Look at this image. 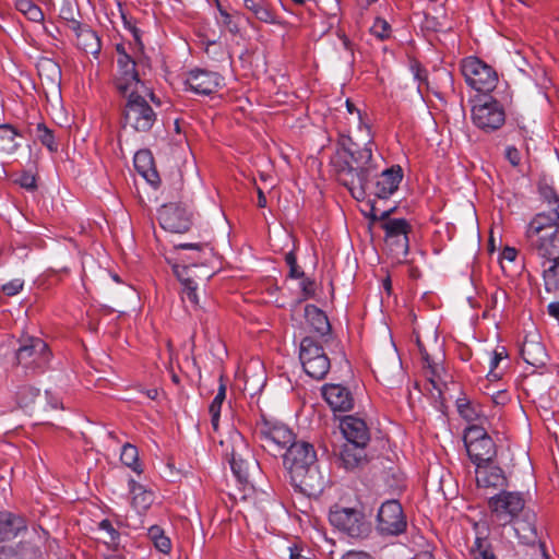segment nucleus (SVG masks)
<instances>
[{"label": "nucleus", "instance_id": "f257e3e1", "mask_svg": "<svg viewBox=\"0 0 559 559\" xmlns=\"http://www.w3.org/2000/svg\"><path fill=\"white\" fill-rule=\"evenodd\" d=\"M283 463L297 490L307 496L322 492L325 479L319 469L317 452L311 443L302 440L292 443L283 455Z\"/></svg>", "mask_w": 559, "mask_h": 559}, {"label": "nucleus", "instance_id": "f03ea898", "mask_svg": "<svg viewBox=\"0 0 559 559\" xmlns=\"http://www.w3.org/2000/svg\"><path fill=\"white\" fill-rule=\"evenodd\" d=\"M525 238L531 253L539 259L559 254L558 210H539L528 222Z\"/></svg>", "mask_w": 559, "mask_h": 559}, {"label": "nucleus", "instance_id": "7ed1b4c3", "mask_svg": "<svg viewBox=\"0 0 559 559\" xmlns=\"http://www.w3.org/2000/svg\"><path fill=\"white\" fill-rule=\"evenodd\" d=\"M371 177H364L361 175H354L352 179L346 178L349 183V192L356 200H364L367 195H373L378 199L390 198L397 189L403 179V169L401 166H392L381 171L380 175Z\"/></svg>", "mask_w": 559, "mask_h": 559}, {"label": "nucleus", "instance_id": "20e7f679", "mask_svg": "<svg viewBox=\"0 0 559 559\" xmlns=\"http://www.w3.org/2000/svg\"><path fill=\"white\" fill-rule=\"evenodd\" d=\"M127 98L122 111V123L124 129L135 132H148L157 121V114L148 103L147 98L157 107L160 105L154 93H134L124 96Z\"/></svg>", "mask_w": 559, "mask_h": 559}, {"label": "nucleus", "instance_id": "39448f33", "mask_svg": "<svg viewBox=\"0 0 559 559\" xmlns=\"http://www.w3.org/2000/svg\"><path fill=\"white\" fill-rule=\"evenodd\" d=\"M253 433L263 450L273 456H277L292 443L297 442L295 433L288 426L264 415L257 420Z\"/></svg>", "mask_w": 559, "mask_h": 559}, {"label": "nucleus", "instance_id": "423d86ee", "mask_svg": "<svg viewBox=\"0 0 559 559\" xmlns=\"http://www.w3.org/2000/svg\"><path fill=\"white\" fill-rule=\"evenodd\" d=\"M368 142L364 147H358L356 143H350L349 146L344 148V152L350 156L352 162L345 160L342 165L337 166L338 181L349 190V183L346 178L352 179L354 175H361L364 177H373L377 171L378 165L376 158L372 156L373 141L371 132L367 135Z\"/></svg>", "mask_w": 559, "mask_h": 559}, {"label": "nucleus", "instance_id": "0eeeda50", "mask_svg": "<svg viewBox=\"0 0 559 559\" xmlns=\"http://www.w3.org/2000/svg\"><path fill=\"white\" fill-rule=\"evenodd\" d=\"M329 521L334 528L352 538H364L371 530L359 503L352 507L342 503L333 504L329 511Z\"/></svg>", "mask_w": 559, "mask_h": 559}, {"label": "nucleus", "instance_id": "6e6552de", "mask_svg": "<svg viewBox=\"0 0 559 559\" xmlns=\"http://www.w3.org/2000/svg\"><path fill=\"white\" fill-rule=\"evenodd\" d=\"M117 68L114 75V84L120 95L134 93L150 94V88L140 79L134 59L129 55L124 44L116 45Z\"/></svg>", "mask_w": 559, "mask_h": 559}, {"label": "nucleus", "instance_id": "1a4fd4ad", "mask_svg": "<svg viewBox=\"0 0 559 559\" xmlns=\"http://www.w3.org/2000/svg\"><path fill=\"white\" fill-rule=\"evenodd\" d=\"M525 497L520 491L500 490L488 499V508L493 520L501 526L512 524L524 511Z\"/></svg>", "mask_w": 559, "mask_h": 559}, {"label": "nucleus", "instance_id": "9d476101", "mask_svg": "<svg viewBox=\"0 0 559 559\" xmlns=\"http://www.w3.org/2000/svg\"><path fill=\"white\" fill-rule=\"evenodd\" d=\"M461 72L466 84L477 92L489 93L497 86V72L478 57L464 58L461 62Z\"/></svg>", "mask_w": 559, "mask_h": 559}, {"label": "nucleus", "instance_id": "9b49d317", "mask_svg": "<svg viewBox=\"0 0 559 559\" xmlns=\"http://www.w3.org/2000/svg\"><path fill=\"white\" fill-rule=\"evenodd\" d=\"M464 444L475 466L490 463L497 454L496 444L486 429L479 425H469L464 430Z\"/></svg>", "mask_w": 559, "mask_h": 559}, {"label": "nucleus", "instance_id": "f8f14e48", "mask_svg": "<svg viewBox=\"0 0 559 559\" xmlns=\"http://www.w3.org/2000/svg\"><path fill=\"white\" fill-rule=\"evenodd\" d=\"M471 111L474 126L486 133L500 129L506 122L503 105L492 97L475 100Z\"/></svg>", "mask_w": 559, "mask_h": 559}, {"label": "nucleus", "instance_id": "ddd939ff", "mask_svg": "<svg viewBox=\"0 0 559 559\" xmlns=\"http://www.w3.org/2000/svg\"><path fill=\"white\" fill-rule=\"evenodd\" d=\"M299 359L305 372L316 380H322L331 368L328 355L312 336H306L301 340Z\"/></svg>", "mask_w": 559, "mask_h": 559}, {"label": "nucleus", "instance_id": "4468645a", "mask_svg": "<svg viewBox=\"0 0 559 559\" xmlns=\"http://www.w3.org/2000/svg\"><path fill=\"white\" fill-rule=\"evenodd\" d=\"M47 344L38 337L25 338L16 350V360L26 370H43L49 361Z\"/></svg>", "mask_w": 559, "mask_h": 559}, {"label": "nucleus", "instance_id": "2eb2a0df", "mask_svg": "<svg viewBox=\"0 0 559 559\" xmlns=\"http://www.w3.org/2000/svg\"><path fill=\"white\" fill-rule=\"evenodd\" d=\"M406 526V518L397 500H388L381 504L377 515V530L381 535H400L405 532Z\"/></svg>", "mask_w": 559, "mask_h": 559}, {"label": "nucleus", "instance_id": "dca6fc26", "mask_svg": "<svg viewBox=\"0 0 559 559\" xmlns=\"http://www.w3.org/2000/svg\"><path fill=\"white\" fill-rule=\"evenodd\" d=\"M231 449L230 451L226 448V457L230 464V468L234 475L239 481H247L249 476V462L250 451L243 437L234 432L230 436Z\"/></svg>", "mask_w": 559, "mask_h": 559}, {"label": "nucleus", "instance_id": "f3484780", "mask_svg": "<svg viewBox=\"0 0 559 559\" xmlns=\"http://www.w3.org/2000/svg\"><path fill=\"white\" fill-rule=\"evenodd\" d=\"M222 80V76L216 72L194 69L187 74L185 85L187 90L195 94L210 95L217 92Z\"/></svg>", "mask_w": 559, "mask_h": 559}, {"label": "nucleus", "instance_id": "a211bd4d", "mask_svg": "<svg viewBox=\"0 0 559 559\" xmlns=\"http://www.w3.org/2000/svg\"><path fill=\"white\" fill-rule=\"evenodd\" d=\"M158 221L165 230L171 233H185L191 225L190 214L177 204L164 205L158 212Z\"/></svg>", "mask_w": 559, "mask_h": 559}, {"label": "nucleus", "instance_id": "6ab92c4d", "mask_svg": "<svg viewBox=\"0 0 559 559\" xmlns=\"http://www.w3.org/2000/svg\"><path fill=\"white\" fill-rule=\"evenodd\" d=\"M476 484L486 490H502L508 487V478L503 469L490 463L475 466Z\"/></svg>", "mask_w": 559, "mask_h": 559}, {"label": "nucleus", "instance_id": "aec40b11", "mask_svg": "<svg viewBox=\"0 0 559 559\" xmlns=\"http://www.w3.org/2000/svg\"><path fill=\"white\" fill-rule=\"evenodd\" d=\"M341 431L346 443L367 447L370 441V430L362 418L346 415L341 419Z\"/></svg>", "mask_w": 559, "mask_h": 559}, {"label": "nucleus", "instance_id": "412c9836", "mask_svg": "<svg viewBox=\"0 0 559 559\" xmlns=\"http://www.w3.org/2000/svg\"><path fill=\"white\" fill-rule=\"evenodd\" d=\"M322 396L333 412H348L354 407V397L348 388L329 383L322 388Z\"/></svg>", "mask_w": 559, "mask_h": 559}, {"label": "nucleus", "instance_id": "4be33fe9", "mask_svg": "<svg viewBox=\"0 0 559 559\" xmlns=\"http://www.w3.org/2000/svg\"><path fill=\"white\" fill-rule=\"evenodd\" d=\"M382 228L385 231L386 241L396 245L406 254L408 252V233L411 231L408 222L404 218H389Z\"/></svg>", "mask_w": 559, "mask_h": 559}, {"label": "nucleus", "instance_id": "5701e85b", "mask_svg": "<svg viewBox=\"0 0 559 559\" xmlns=\"http://www.w3.org/2000/svg\"><path fill=\"white\" fill-rule=\"evenodd\" d=\"M545 290L559 299V253L549 259H540Z\"/></svg>", "mask_w": 559, "mask_h": 559}, {"label": "nucleus", "instance_id": "b1692460", "mask_svg": "<svg viewBox=\"0 0 559 559\" xmlns=\"http://www.w3.org/2000/svg\"><path fill=\"white\" fill-rule=\"evenodd\" d=\"M134 167L152 187L157 188L160 180L157 170L154 167L153 157L150 151L141 150L134 155Z\"/></svg>", "mask_w": 559, "mask_h": 559}, {"label": "nucleus", "instance_id": "393cba45", "mask_svg": "<svg viewBox=\"0 0 559 559\" xmlns=\"http://www.w3.org/2000/svg\"><path fill=\"white\" fill-rule=\"evenodd\" d=\"M340 461L347 471H354L367 463L365 445L344 443L340 452Z\"/></svg>", "mask_w": 559, "mask_h": 559}, {"label": "nucleus", "instance_id": "a878e982", "mask_svg": "<svg viewBox=\"0 0 559 559\" xmlns=\"http://www.w3.org/2000/svg\"><path fill=\"white\" fill-rule=\"evenodd\" d=\"M72 29L76 35L78 46L86 53L97 55L100 51V40L97 34L78 21H72Z\"/></svg>", "mask_w": 559, "mask_h": 559}, {"label": "nucleus", "instance_id": "bb28decb", "mask_svg": "<svg viewBox=\"0 0 559 559\" xmlns=\"http://www.w3.org/2000/svg\"><path fill=\"white\" fill-rule=\"evenodd\" d=\"M305 318L313 331L319 336H326L331 332V324L326 314L314 305H307L305 307Z\"/></svg>", "mask_w": 559, "mask_h": 559}, {"label": "nucleus", "instance_id": "cd10ccee", "mask_svg": "<svg viewBox=\"0 0 559 559\" xmlns=\"http://www.w3.org/2000/svg\"><path fill=\"white\" fill-rule=\"evenodd\" d=\"M26 528L23 518L11 512H0V540L12 539Z\"/></svg>", "mask_w": 559, "mask_h": 559}, {"label": "nucleus", "instance_id": "c85d7f7f", "mask_svg": "<svg viewBox=\"0 0 559 559\" xmlns=\"http://www.w3.org/2000/svg\"><path fill=\"white\" fill-rule=\"evenodd\" d=\"M128 486L132 507L138 512H145L150 509L154 501V493L134 479H130Z\"/></svg>", "mask_w": 559, "mask_h": 559}, {"label": "nucleus", "instance_id": "c756f323", "mask_svg": "<svg viewBox=\"0 0 559 559\" xmlns=\"http://www.w3.org/2000/svg\"><path fill=\"white\" fill-rule=\"evenodd\" d=\"M243 5L260 22L275 24L277 16L266 0H245Z\"/></svg>", "mask_w": 559, "mask_h": 559}, {"label": "nucleus", "instance_id": "7c9ffc66", "mask_svg": "<svg viewBox=\"0 0 559 559\" xmlns=\"http://www.w3.org/2000/svg\"><path fill=\"white\" fill-rule=\"evenodd\" d=\"M17 138H21V135L14 127L11 124H0V153L13 154L20 147Z\"/></svg>", "mask_w": 559, "mask_h": 559}, {"label": "nucleus", "instance_id": "2f4dec72", "mask_svg": "<svg viewBox=\"0 0 559 559\" xmlns=\"http://www.w3.org/2000/svg\"><path fill=\"white\" fill-rule=\"evenodd\" d=\"M226 399V383L224 382L223 376L219 377V386L215 397L209 406V413L211 415V425L214 431L218 430L219 417L222 405Z\"/></svg>", "mask_w": 559, "mask_h": 559}, {"label": "nucleus", "instance_id": "473e14b6", "mask_svg": "<svg viewBox=\"0 0 559 559\" xmlns=\"http://www.w3.org/2000/svg\"><path fill=\"white\" fill-rule=\"evenodd\" d=\"M512 524L514 532L521 543H535V540L537 539V532L533 522L528 520H520V518H518Z\"/></svg>", "mask_w": 559, "mask_h": 559}, {"label": "nucleus", "instance_id": "72a5a7b5", "mask_svg": "<svg viewBox=\"0 0 559 559\" xmlns=\"http://www.w3.org/2000/svg\"><path fill=\"white\" fill-rule=\"evenodd\" d=\"M147 536L158 551L165 555H168L171 551V540L168 536H166L164 530L160 526H151L148 528Z\"/></svg>", "mask_w": 559, "mask_h": 559}, {"label": "nucleus", "instance_id": "f704fd0d", "mask_svg": "<svg viewBox=\"0 0 559 559\" xmlns=\"http://www.w3.org/2000/svg\"><path fill=\"white\" fill-rule=\"evenodd\" d=\"M40 390L31 384H21L15 391L16 403L20 407L27 408L39 396Z\"/></svg>", "mask_w": 559, "mask_h": 559}, {"label": "nucleus", "instance_id": "c9c22d12", "mask_svg": "<svg viewBox=\"0 0 559 559\" xmlns=\"http://www.w3.org/2000/svg\"><path fill=\"white\" fill-rule=\"evenodd\" d=\"M36 139L51 153L58 151V142L56 141L55 133L45 123L39 122L34 129Z\"/></svg>", "mask_w": 559, "mask_h": 559}, {"label": "nucleus", "instance_id": "e433bc0d", "mask_svg": "<svg viewBox=\"0 0 559 559\" xmlns=\"http://www.w3.org/2000/svg\"><path fill=\"white\" fill-rule=\"evenodd\" d=\"M538 190L542 206H545L546 210H558L559 213V193L557 190L546 182H540Z\"/></svg>", "mask_w": 559, "mask_h": 559}, {"label": "nucleus", "instance_id": "4c0bfd02", "mask_svg": "<svg viewBox=\"0 0 559 559\" xmlns=\"http://www.w3.org/2000/svg\"><path fill=\"white\" fill-rule=\"evenodd\" d=\"M120 460L126 466L130 467L135 473H142L141 465L139 463V451L135 445L126 443L122 447Z\"/></svg>", "mask_w": 559, "mask_h": 559}, {"label": "nucleus", "instance_id": "58836bf2", "mask_svg": "<svg viewBox=\"0 0 559 559\" xmlns=\"http://www.w3.org/2000/svg\"><path fill=\"white\" fill-rule=\"evenodd\" d=\"M471 554L474 559H496L490 542L481 537L475 539Z\"/></svg>", "mask_w": 559, "mask_h": 559}, {"label": "nucleus", "instance_id": "ea45409f", "mask_svg": "<svg viewBox=\"0 0 559 559\" xmlns=\"http://www.w3.org/2000/svg\"><path fill=\"white\" fill-rule=\"evenodd\" d=\"M391 32V25L382 17H376L370 27V33L381 40L390 38Z\"/></svg>", "mask_w": 559, "mask_h": 559}, {"label": "nucleus", "instance_id": "a19ab883", "mask_svg": "<svg viewBox=\"0 0 559 559\" xmlns=\"http://www.w3.org/2000/svg\"><path fill=\"white\" fill-rule=\"evenodd\" d=\"M457 411L460 415L469 423L476 421L480 418L479 412L468 401L459 400Z\"/></svg>", "mask_w": 559, "mask_h": 559}, {"label": "nucleus", "instance_id": "79ce46f5", "mask_svg": "<svg viewBox=\"0 0 559 559\" xmlns=\"http://www.w3.org/2000/svg\"><path fill=\"white\" fill-rule=\"evenodd\" d=\"M533 350H537L540 355H544V348L538 343H525L522 347L521 353L523 359L527 364L536 366L538 362H542V360L532 356Z\"/></svg>", "mask_w": 559, "mask_h": 559}, {"label": "nucleus", "instance_id": "37998d69", "mask_svg": "<svg viewBox=\"0 0 559 559\" xmlns=\"http://www.w3.org/2000/svg\"><path fill=\"white\" fill-rule=\"evenodd\" d=\"M98 531L106 533L108 543L116 544L119 539V532L114 527L112 523L105 519L97 524Z\"/></svg>", "mask_w": 559, "mask_h": 559}, {"label": "nucleus", "instance_id": "c03bdc74", "mask_svg": "<svg viewBox=\"0 0 559 559\" xmlns=\"http://www.w3.org/2000/svg\"><path fill=\"white\" fill-rule=\"evenodd\" d=\"M197 266H198V264H195V263H192L190 265H175L174 266V272L183 286H186L188 284V281H186V280H193L191 277V273L193 272V269Z\"/></svg>", "mask_w": 559, "mask_h": 559}, {"label": "nucleus", "instance_id": "a18cd8bd", "mask_svg": "<svg viewBox=\"0 0 559 559\" xmlns=\"http://www.w3.org/2000/svg\"><path fill=\"white\" fill-rule=\"evenodd\" d=\"M285 261L289 266V277L292 278H301L304 277V271L298 266L296 255L293 252H289L285 255Z\"/></svg>", "mask_w": 559, "mask_h": 559}, {"label": "nucleus", "instance_id": "49530a36", "mask_svg": "<svg viewBox=\"0 0 559 559\" xmlns=\"http://www.w3.org/2000/svg\"><path fill=\"white\" fill-rule=\"evenodd\" d=\"M24 287V281L21 278H14L2 286V292L7 296L17 295Z\"/></svg>", "mask_w": 559, "mask_h": 559}, {"label": "nucleus", "instance_id": "de8ad7c7", "mask_svg": "<svg viewBox=\"0 0 559 559\" xmlns=\"http://www.w3.org/2000/svg\"><path fill=\"white\" fill-rule=\"evenodd\" d=\"M188 284L183 286L182 293L183 297L187 298L190 302L197 305L199 302L197 288L198 284L194 280H187Z\"/></svg>", "mask_w": 559, "mask_h": 559}, {"label": "nucleus", "instance_id": "09e8293b", "mask_svg": "<svg viewBox=\"0 0 559 559\" xmlns=\"http://www.w3.org/2000/svg\"><path fill=\"white\" fill-rule=\"evenodd\" d=\"M504 157L513 167H518L521 164V152L513 145L506 147Z\"/></svg>", "mask_w": 559, "mask_h": 559}, {"label": "nucleus", "instance_id": "8fccbe9b", "mask_svg": "<svg viewBox=\"0 0 559 559\" xmlns=\"http://www.w3.org/2000/svg\"><path fill=\"white\" fill-rule=\"evenodd\" d=\"M346 109L349 114H357V118H358V128L360 131L365 130L367 135H369L370 133V127L368 126V123H366L364 120H362V115H361V111L359 109H357L355 107V105L349 100L347 99L346 100Z\"/></svg>", "mask_w": 559, "mask_h": 559}, {"label": "nucleus", "instance_id": "3c124183", "mask_svg": "<svg viewBox=\"0 0 559 559\" xmlns=\"http://www.w3.org/2000/svg\"><path fill=\"white\" fill-rule=\"evenodd\" d=\"M19 183L21 187L27 189V190H34L36 189V178L31 173H23L19 178Z\"/></svg>", "mask_w": 559, "mask_h": 559}, {"label": "nucleus", "instance_id": "603ef678", "mask_svg": "<svg viewBox=\"0 0 559 559\" xmlns=\"http://www.w3.org/2000/svg\"><path fill=\"white\" fill-rule=\"evenodd\" d=\"M222 24L226 26L229 32L236 34L239 32V26L233 21V15L227 10H222Z\"/></svg>", "mask_w": 559, "mask_h": 559}, {"label": "nucleus", "instance_id": "864d4df0", "mask_svg": "<svg viewBox=\"0 0 559 559\" xmlns=\"http://www.w3.org/2000/svg\"><path fill=\"white\" fill-rule=\"evenodd\" d=\"M504 356V348H502L501 352H493L492 357L490 358V370L487 374V378H490L491 376L497 377V373L495 372V369L498 367L499 362L502 360Z\"/></svg>", "mask_w": 559, "mask_h": 559}, {"label": "nucleus", "instance_id": "5fc2aeb1", "mask_svg": "<svg viewBox=\"0 0 559 559\" xmlns=\"http://www.w3.org/2000/svg\"><path fill=\"white\" fill-rule=\"evenodd\" d=\"M516 257L518 250L513 247H506L500 253L501 263H503V261L514 262Z\"/></svg>", "mask_w": 559, "mask_h": 559}, {"label": "nucleus", "instance_id": "6e6d98bb", "mask_svg": "<svg viewBox=\"0 0 559 559\" xmlns=\"http://www.w3.org/2000/svg\"><path fill=\"white\" fill-rule=\"evenodd\" d=\"M300 288H301L304 295L306 297H309V296L313 295V293H314V283L311 280L304 276V277H301Z\"/></svg>", "mask_w": 559, "mask_h": 559}, {"label": "nucleus", "instance_id": "4d7b16f0", "mask_svg": "<svg viewBox=\"0 0 559 559\" xmlns=\"http://www.w3.org/2000/svg\"><path fill=\"white\" fill-rule=\"evenodd\" d=\"M342 559H373L369 554L365 551L350 550L345 554Z\"/></svg>", "mask_w": 559, "mask_h": 559}, {"label": "nucleus", "instance_id": "13d9d810", "mask_svg": "<svg viewBox=\"0 0 559 559\" xmlns=\"http://www.w3.org/2000/svg\"><path fill=\"white\" fill-rule=\"evenodd\" d=\"M548 314L559 322V299L547 306Z\"/></svg>", "mask_w": 559, "mask_h": 559}, {"label": "nucleus", "instance_id": "bf43d9fd", "mask_svg": "<svg viewBox=\"0 0 559 559\" xmlns=\"http://www.w3.org/2000/svg\"><path fill=\"white\" fill-rule=\"evenodd\" d=\"M413 559H435L431 551V546L427 544L426 548L415 554Z\"/></svg>", "mask_w": 559, "mask_h": 559}, {"label": "nucleus", "instance_id": "052dcab7", "mask_svg": "<svg viewBox=\"0 0 559 559\" xmlns=\"http://www.w3.org/2000/svg\"><path fill=\"white\" fill-rule=\"evenodd\" d=\"M26 14L33 21H38L43 16L40 9L35 4L26 12Z\"/></svg>", "mask_w": 559, "mask_h": 559}, {"label": "nucleus", "instance_id": "680f3d73", "mask_svg": "<svg viewBox=\"0 0 559 559\" xmlns=\"http://www.w3.org/2000/svg\"><path fill=\"white\" fill-rule=\"evenodd\" d=\"M289 559H310L301 554V550L298 547H289Z\"/></svg>", "mask_w": 559, "mask_h": 559}, {"label": "nucleus", "instance_id": "e2e57ef3", "mask_svg": "<svg viewBox=\"0 0 559 559\" xmlns=\"http://www.w3.org/2000/svg\"><path fill=\"white\" fill-rule=\"evenodd\" d=\"M34 4L29 0H19L16 1V7L20 11L24 12L26 14L27 11L33 7Z\"/></svg>", "mask_w": 559, "mask_h": 559}, {"label": "nucleus", "instance_id": "0e129e2a", "mask_svg": "<svg viewBox=\"0 0 559 559\" xmlns=\"http://www.w3.org/2000/svg\"><path fill=\"white\" fill-rule=\"evenodd\" d=\"M389 214H390V211H383L378 215L377 209L374 205H372L370 209V215L373 219H384L389 216Z\"/></svg>", "mask_w": 559, "mask_h": 559}, {"label": "nucleus", "instance_id": "69168bd1", "mask_svg": "<svg viewBox=\"0 0 559 559\" xmlns=\"http://www.w3.org/2000/svg\"><path fill=\"white\" fill-rule=\"evenodd\" d=\"M178 248L186 249V250L187 249L194 250V251H197L199 253L201 251V249H202V246L199 245V243H180L178 246Z\"/></svg>", "mask_w": 559, "mask_h": 559}, {"label": "nucleus", "instance_id": "338daca9", "mask_svg": "<svg viewBox=\"0 0 559 559\" xmlns=\"http://www.w3.org/2000/svg\"><path fill=\"white\" fill-rule=\"evenodd\" d=\"M258 192V206L265 207L266 206V198L261 188L257 189Z\"/></svg>", "mask_w": 559, "mask_h": 559}, {"label": "nucleus", "instance_id": "774afa93", "mask_svg": "<svg viewBox=\"0 0 559 559\" xmlns=\"http://www.w3.org/2000/svg\"><path fill=\"white\" fill-rule=\"evenodd\" d=\"M145 394H146V396H147L148 399H151V400H155V399H156V396H157V390H155V389L147 390Z\"/></svg>", "mask_w": 559, "mask_h": 559}]
</instances>
